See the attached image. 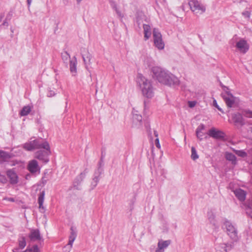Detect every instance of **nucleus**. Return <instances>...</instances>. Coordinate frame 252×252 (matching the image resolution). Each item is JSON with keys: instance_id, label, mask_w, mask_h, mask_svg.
<instances>
[{"instance_id": "f257e3e1", "label": "nucleus", "mask_w": 252, "mask_h": 252, "mask_svg": "<svg viewBox=\"0 0 252 252\" xmlns=\"http://www.w3.org/2000/svg\"><path fill=\"white\" fill-rule=\"evenodd\" d=\"M154 77L163 84L176 87L179 85L180 81L177 77L168 71L159 66H154L152 68Z\"/></svg>"}, {"instance_id": "f03ea898", "label": "nucleus", "mask_w": 252, "mask_h": 252, "mask_svg": "<svg viewBox=\"0 0 252 252\" xmlns=\"http://www.w3.org/2000/svg\"><path fill=\"white\" fill-rule=\"evenodd\" d=\"M137 82L142 91L143 96L147 98H152L154 94L153 87L150 81L147 79L142 74H139Z\"/></svg>"}, {"instance_id": "7ed1b4c3", "label": "nucleus", "mask_w": 252, "mask_h": 252, "mask_svg": "<svg viewBox=\"0 0 252 252\" xmlns=\"http://www.w3.org/2000/svg\"><path fill=\"white\" fill-rule=\"evenodd\" d=\"M23 148L27 151H32L34 149H40L49 150L50 146L47 141L39 138L25 143Z\"/></svg>"}, {"instance_id": "20e7f679", "label": "nucleus", "mask_w": 252, "mask_h": 252, "mask_svg": "<svg viewBox=\"0 0 252 252\" xmlns=\"http://www.w3.org/2000/svg\"><path fill=\"white\" fill-rule=\"evenodd\" d=\"M189 4L191 11L195 14H201L205 11V7L197 0H190Z\"/></svg>"}, {"instance_id": "39448f33", "label": "nucleus", "mask_w": 252, "mask_h": 252, "mask_svg": "<svg viewBox=\"0 0 252 252\" xmlns=\"http://www.w3.org/2000/svg\"><path fill=\"white\" fill-rule=\"evenodd\" d=\"M154 44L158 49H163L164 47V43L162 39V35L159 30L154 28L153 31Z\"/></svg>"}, {"instance_id": "423d86ee", "label": "nucleus", "mask_w": 252, "mask_h": 252, "mask_svg": "<svg viewBox=\"0 0 252 252\" xmlns=\"http://www.w3.org/2000/svg\"><path fill=\"white\" fill-rule=\"evenodd\" d=\"M50 154V148L49 150H40L35 153L34 158L44 163H47L49 161L48 156Z\"/></svg>"}, {"instance_id": "0eeeda50", "label": "nucleus", "mask_w": 252, "mask_h": 252, "mask_svg": "<svg viewBox=\"0 0 252 252\" xmlns=\"http://www.w3.org/2000/svg\"><path fill=\"white\" fill-rule=\"evenodd\" d=\"M223 227L226 228L228 235L232 239L234 240L237 239V230L229 221L225 220L223 223Z\"/></svg>"}, {"instance_id": "6e6552de", "label": "nucleus", "mask_w": 252, "mask_h": 252, "mask_svg": "<svg viewBox=\"0 0 252 252\" xmlns=\"http://www.w3.org/2000/svg\"><path fill=\"white\" fill-rule=\"evenodd\" d=\"M87 173V169H85L83 172H81L77 177H76L73 183V188L77 190L81 189L80 185L84 179Z\"/></svg>"}, {"instance_id": "1a4fd4ad", "label": "nucleus", "mask_w": 252, "mask_h": 252, "mask_svg": "<svg viewBox=\"0 0 252 252\" xmlns=\"http://www.w3.org/2000/svg\"><path fill=\"white\" fill-rule=\"evenodd\" d=\"M236 47L243 54H245L249 49V45L244 39H241L236 43Z\"/></svg>"}, {"instance_id": "9d476101", "label": "nucleus", "mask_w": 252, "mask_h": 252, "mask_svg": "<svg viewBox=\"0 0 252 252\" xmlns=\"http://www.w3.org/2000/svg\"><path fill=\"white\" fill-rule=\"evenodd\" d=\"M221 96L223 98L228 108H231L233 107V104L235 103V97L232 94H228V95H226V94L221 93Z\"/></svg>"}, {"instance_id": "9b49d317", "label": "nucleus", "mask_w": 252, "mask_h": 252, "mask_svg": "<svg viewBox=\"0 0 252 252\" xmlns=\"http://www.w3.org/2000/svg\"><path fill=\"white\" fill-rule=\"evenodd\" d=\"M208 135L215 139H223L225 136V133L223 131L217 130L214 128H212L209 130Z\"/></svg>"}, {"instance_id": "f8f14e48", "label": "nucleus", "mask_w": 252, "mask_h": 252, "mask_svg": "<svg viewBox=\"0 0 252 252\" xmlns=\"http://www.w3.org/2000/svg\"><path fill=\"white\" fill-rule=\"evenodd\" d=\"M28 169L32 174L35 173L40 171V168L38 166L37 161L33 159L29 162L28 165Z\"/></svg>"}, {"instance_id": "ddd939ff", "label": "nucleus", "mask_w": 252, "mask_h": 252, "mask_svg": "<svg viewBox=\"0 0 252 252\" xmlns=\"http://www.w3.org/2000/svg\"><path fill=\"white\" fill-rule=\"evenodd\" d=\"M231 248V245L229 243H220L216 245V252H227Z\"/></svg>"}, {"instance_id": "4468645a", "label": "nucleus", "mask_w": 252, "mask_h": 252, "mask_svg": "<svg viewBox=\"0 0 252 252\" xmlns=\"http://www.w3.org/2000/svg\"><path fill=\"white\" fill-rule=\"evenodd\" d=\"M103 169L102 168L98 167L97 169L94 172V177L93 179V182L92 183V186H93L94 188L96 186L99 181V176L103 173Z\"/></svg>"}, {"instance_id": "2eb2a0df", "label": "nucleus", "mask_w": 252, "mask_h": 252, "mask_svg": "<svg viewBox=\"0 0 252 252\" xmlns=\"http://www.w3.org/2000/svg\"><path fill=\"white\" fill-rule=\"evenodd\" d=\"M77 234L75 229L73 226L70 228V234L69 237V241L67 245L69 246V250L67 252H69L72 248L73 242L76 239Z\"/></svg>"}, {"instance_id": "dca6fc26", "label": "nucleus", "mask_w": 252, "mask_h": 252, "mask_svg": "<svg viewBox=\"0 0 252 252\" xmlns=\"http://www.w3.org/2000/svg\"><path fill=\"white\" fill-rule=\"evenodd\" d=\"M6 175L9 178L11 184L14 185L18 183V176L13 169L7 170Z\"/></svg>"}, {"instance_id": "f3484780", "label": "nucleus", "mask_w": 252, "mask_h": 252, "mask_svg": "<svg viewBox=\"0 0 252 252\" xmlns=\"http://www.w3.org/2000/svg\"><path fill=\"white\" fill-rule=\"evenodd\" d=\"M29 237L32 241H38L41 239V236L38 229H32L29 235Z\"/></svg>"}, {"instance_id": "a211bd4d", "label": "nucleus", "mask_w": 252, "mask_h": 252, "mask_svg": "<svg viewBox=\"0 0 252 252\" xmlns=\"http://www.w3.org/2000/svg\"><path fill=\"white\" fill-rule=\"evenodd\" d=\"M45 196V191L43 190L41 191L39 194V196L38 198V203L39 204V208L40 209V211L43 213L45 211V209L43 206L44 199Z\"/></svg>"}, {"instance_id": "6ab92c4d", "label": "nucleus", "mask_w": 252, "mask_h": 252, "mask_svg": "<svg viewBox=\"0 0 252 252\" xmlns=\"http://www.w3.org/2000/svg\"><path fill=\"white\" fill-rule=\"evenodd\" d=\"M171 241L168 240L166 241H159L158 243V248L156 250V252H160V251L164 249H166L171 244Z\"/></svg>"}, {"instance_id": "aec40b11", "label": "nucleus", "mask_w": 252, "mask_h": 252, "mask_svg": "<svg viewBox=\"0 0 252 252\" xmlns=\"http://www.w3.org/2000/svg\"><path fill=\"white\" fill-rule=\"evenodd\" d=\"M234 192L235 196L240 201H244L246 199V193L244 190L238 189H236Z\"/></svg>"}, {"instance_id": "412c9836", "label": "nucleus", "mask_w": 252, "mask_h": 252, "mask_svg": "<svg viewBox=\"0 0 252 252\" xmlns=\"http://www.w3.org/2000/svg\"><path fill=\"white\" fill-rule=\"evenodd\" d=\"M145 40H148L151 36L152 32L151 27L146 24H143Z\"/></svg>"}, {"instance_id": "4be33fe9", "label": "nucleus", "mask_w": 252, "mask_h": 252, "mask_svg": "<svg viewBox=\"0 0 252 252\" xmlns=\"http://www.w3.org/2000/svg\"><path fill=\"white\" fill-rule=\"evenodd\" d=\"M69 69L71 73L75 74L77 72V59L75 57H74L72 60L69 61Z\"/></svg>"}, {"instance_id": "5701e85b", "label": "nucleus", "mask_w": 252, "mask_h": 252, "mask_svg": "<svg viewBox=\"0 0 252 252\" xmlns=\"http://www.w3.org/2000/svg\"><path fill=\"white\" fill-rule=\"evenodd\" d=\"M132 113L133 122H138L140 124L142 121V116L139 113L138 111L135 109H133Z\"/></svg>"}, {"instance_id": "b1692460", "label": "nucleus", "mask_w": 252, "mask_h": 252, "mask_svg": "<svg viewBox=\"0 0 252 252\" xmlns=\"http://www.w3.org/2000/svg\"><path fill=\"white\" fill-rule=\"evenodd\" d=\"M225 158L226 160L231 161L232 164L236 165L237 164L236 157L233 154L229 152H225Z\"/></svg>"}, {"instance_id": "393cba45", "label": "nucleus", "mask_w": 252, "mask_h": 252, "mask_svg": "<svg viewBox=\"0 0 252 252\" xmlns=\"http://www.w3.org/2000/svg\"><path fill=\"white\" fill-rule=\"evenodd\" d=\"M10 158L11 156L8 153L0 151V164L6 161Z\"/></svg>"}, {"instance_id": "a878e982", "label": "nucleus", "mask_w": 252, "mask_h": 252, "mask_svg": "<svg viewBox=\"0 0 252 252\" xmlns=\"http://www.w3.org/2000/svg\"><path fill=\"white\" fill-rule=\"evenodd\" d=\"M205 126L203 124L200 125L196 130V135L197 137L200 140H201L203 139V134H200L201 131H203L205 129Z\"/></svg>"}, {"instance_id": "bb28decb", "label": "nucleus", "mask_w": 252, "mask_h": 252, "mask_svg": "<svg viewBox=\"0 0 252 252\" xmlns=\"http://www.w3.org/2000/svg\"><path fill=\"white\" fill-rule=\"evenodd\" d=\"M233 119L235 123L239 124L241 125H244L243 119L242 115L240 113H237L234 115Z\"/></svg>"}, {"instance_id": "cd10ccee", "label": "nucleus", "mask_w": 252, "mask_h": 252, "mask_svg": "<svg viewBox=\"0 0 252 252\" xmlns=\"http://www.w3.org/2000/svg\"><path fill=\"white\" fill-rule=\"evenodd\" d=\"M31 111V107L30 106H25L21 110L20 114L22 116H27L30 113Z\"/></svg>"}, {"instance_id": "c85d7f7f", "label": "nucleus", "mask_w": 252, "mask_h": 252, "mask_svg": "<svg viewBox=\"0 0 252 252\" xmlns=\"http://www.w3.org/2000/svg\"><path fill=\"white\" fill-rule=\"evenodd\" d=\"M61 56L63 63L67 65L68 60L70 58L69 54L67 51H64L62 53Z\"/></svg>"}, {"instance_id": "c756f323", "label": "nucleus", "mask_w": 252, "mask_h": 252, "mask_svg": "<svg viewBox=\"0 0 252 252\" xmlns=\"http://www.w3.org/2000/svg\"><path fill=\"white\" fill-rule=\"evenodd\" d=\"M82 56L85 64L90 63L92 56L88 52H87L86 54H82Z\"/></svg>"}, {"instance_id": "7c9ffc66", "label": "nucleus", "mask_w": 252, "mask_h": 252, "mask_svg": "<svg viewBox=\"0 0 252 252\" xmlns=\"http://www.w3.org/2000/svg\"><path fill=\"white\" fill-rule=\"evenodd\" d=\"M18 244L20 249H23L26 246V238L24 237H21L18 239Z\"/></svg>"}, {"instance_id": "2f4dec72", "label": "nucleus", "mask_w": 252, "mask_h": 252, "mask_svg": "<svg viewBox=\"0 0 252 252\" xmlns=\"http://www.w3.org/2000/svg\"><path fill=\"white\" fill-rule=\"evenodd\" d=\"M233 151L238 156L245 158L247 156V154L244 150H237L233 149Z\"/></svg>"}, {"instance_id": "473e14b6", "label": "nucleus", "mask_w": 252, "mask_h": 252, "mask_svg": "<svg viewBox=\"0 0 252 252\" xmlns=\"http://www.w3.org/2000/svg\"><path fill=\"white\" fill-rule=\"evenodd\" d=\"M207 216L208 220L211 223L215 224V216L212 212H208Z\"/></svg>"}, {"instance_id": "72a5a7b5", "label": "nucleus", "mask_w": 252, "mask_h": 252, "mask_svg": "<svg viewBox=\"0 0 252 252\" xmlns=\"http://www.w3.org/2000/svg\"><path fill=\"white\" fill-rule=\"evenodd\" d=\"M191 158L192 160H195L196 159L198 158V155H197L196 150L194 147H191Z\"/></svg>"}, {"instance_id": "f704fd0d", "label": "nucleus", "mask_w": 252, "mask_h": 252, "mask_svg": "<svg viewBox=\"0 0 252 252\" xmlns=\"http://www.w3.org/2000/svg\"><path fill=\"white\" fill-rule=\"evenodd\" d=\"M243 115L248 118H252V111L245 110L244 111Z\"/></svg>"}, {"instance_id": "c9c22d12", "label": "nucleus", "mask_w": 252, "mask_h": 252, "mask_svg": "<svg viewBox=\"0 0 252 252\" xmlns=\"http://www.w3.org/2000/svg\"><path fill=\"white\" fill-rule=\"evenodd\" d=\"M213 104L214 106L216 107L222 113H224V112L223 111L222 109L217 104V101L216 99H214L213 101Z\"/></svg>"}, {"instance_id": "e433bc0d", "label": "nucleus", "mask_w": 252, "mask_h": 252, "mask_svg": "<svg viewBox=\"0 0 252 252\" xmlns=\"http://www.w3.org/2000/svg\"><path fill=\"white\" fill-rule=\"evenodd\" d=\"M222 88L223 91L224 92V93H222L223 94H226V95H228V94H231L229 91V89L228 87H227L225 86H222Z\"/></svg>"}, {"instance_id": "4c0bfd02", "label": "nucleus", "mask_w": 252, "mask_h": 252, "mask_svg": "<svg viewBox=\"0 0 252 252\" xmlns=\"http://www.w3.org/2000/svg\"><path fill=\"white\" fill-rule=\"evenodd\" d=\"M242 14L244 17L247 18H250L251 16V12L248 11H243Z\"/></svg>"}, {"instance_id": "58836bf2", "label": "nucleus", "mask_w": 252, "mask_h": 252, "mask_svg": "<svg viewBox=\"0 0 252 252\" xmlns=\"http://www.w3.org/2000/svg\"><path fill=\"white\" fill-rule=\"evenodd\" d=\"M55 93L54 91L53 90H49L48 92V94H47V96L48 97H52V96H53L55 95Z\"/></svg>"}, {"instance_id": "ea45409f", "label": "nucleus", "mask_w": 252, "mask_h": 252, "mask_svg": "<svg viewBox=\"0 0 252 252\" xmlns=\"http://www.w3.org/2000/svg\"><path fill=\"white\" fill-rule=\"evenodd\" d=\"M110 5L111 6V7L114 9H116V8H117V4L116 3H115V1H114L113 0H110Z\"/></svg>"}, {"instance_id": "a19ab883", "label": "nucleus", "mask_w": 252, "mask_h": 252, "mask_svg": "<svg viewBox=\"0 0 252 252\" xmlns=\"http://www.w3.org/2000/svg\"><path fill=\"white\" fill-rule=\"evenodd\" d=\"M155 144H156V147L157 148H158V149H159L160 148L159 139L158 138H157L155 140Z\"/></svg>"}, {"instance_id": "79ce46f5", "label": "nucleus", "mask_w": 252, "mask_h": 252, "mask_svg": "<svg viewBox=\"0 0 252 252\" xmlns=\"http://www.w3.org/2000/svg\"><path fill=\"white\" fill-rule=\"evenodd\" d=\"M102 158H103V152H102V155H101V159H100V161L98 163V167H100L101 168H102V166H103V160H102Z\"/></svg>"}, {"instance_id": "37998d69", "label": "nucleus", "mask_w": 252, "mask_h": 252, "mask_svg": "<svg viewBox=\"0 0 252 252\" xmlns=\"http://www.w3.org/2000/svg\"><path fill=\"white\" fill-rule=\"evenodd\" d=\"M115 10L116 11V12L117 13L119 17L122 18L123 17V15H122L120 11L118 10V8H116V9H115Z\"/></svg>"}, {"instance_id": "c03bdc74", "label": "nucleus", "mask_w": 252, "mask_h": 252, "mask_svg": "<svg viewBox=\"0 0 252 252\" xmlns=\"http://www.w3.org/2000/svg\"><path fill=\"white\" fill-rule=\"evenodd\" d=\"M195 105V102L194 101H189V105L190 108L194 107Z\"/></svg>"}, {"instance_id": "a18cd8bd", "label": "nucleus", "mask_w": 252, "mask_h": 252, "mask_svg": "<svg viewBox=\"0 0 252 252\" xmlns=\"http://www.w3.org/2000/svg\"><path fill=\"white\" fill-rule=\"evenodd\" d=\"M7 17L6 18L5 20L3 21V23L2 24V26L8 27V23L7 21Z\"/></svg>"}, {"instance_id": "49530a36", "label": "nucleus", "mask_w": 252, "mask_h": 252, "mask_svg": "<svg viewBox=\"0 0 252 252\" xmlns=\"http://www.w3.org/2000/svg\"><path fill=\"white\" fill-rule=\"evenodd\" d=\"M69 250V246L67 245L63 247V252H67Z\"/></svg>"}, {"instance_id": "de8ad7c7", "label": "nucleus", "mask_w": 252, "mask_h": 252, "mask_svg": "<svg viewBox=\"0 0 252 252\" xmlns=\"http://www.w3.org/2000/svg\"><path fill=\"white\" fill-rule=\"evenodd\" d=\"M47 179H46L45 177H43L42 178V182L43 184H46L47 182Z\"/></svg>"}, {"instance_id": "09e8293b", "label": "nucleus", "mask_w": 252, "mask_h": 252, "mask_svg": "<svg viewBox=\"0 0 252 252\" xmlns=\"http://www.w3.org/2000/svg\"><path fill=\"white\" fill-rule=\"evenodd\" d=\"M4 13L0 14V22L1 21L2 19L4 17Z\"/></svg>"}, {"instance_id": "8fccbe9b", "label": "nucleus", "mask_w": 252, "mask_h": 252, "mask_svg": "<svg viewBox=\"0 0 252 252\" xmlns=\"http://www.w3.org/2000/svg\"><path fill=\"white\" fill-rule=\"evenodd\" d=\"M137 24H138V26H140V25L141 24L140 20L139 18L137 19Z\"/></svg>"}, {"instance_id": "3c124183", "label": "nucleus", "mask_w": 252, "mask_h": 252, "mask_svg": "<svg viewBox=\"0 0 252 252\" xmlns=\"http://www.w3.org/2000/svg\"><path fill=\"white\" fill-rule=\"evenodd\" d=\"M32 1V0H27V4L29 6H30V5L31 4Z\"/></svg>"}, {"instance_id": "603ef678", "label": "nucleus", "mask_w": 252, "mask_h": 252, "mask_svg": "<svg viewBox=\"0 0 252 252\" xmlns=\"http://www.w3.org/2000/svg\"><path fill=\"white\" fill-rule=\"evenodd\" d=\"M154 135L155 136V137H156L157 138H158V132L156 131V130H154Z\"/></svg>"}, {"instance_id": "864d4df0", "label": "nucleus", "mask_w": 252, "mask_h": 252, "mask_svg": "<svg viewBox=\"0 0 252 252\" xmlns=\"http://www.w3.org/2000/svg\"><path fill=\"white\" fill-rule=\"evenodd\" d=\"M242 0H233L234 2L240 3Z\"/></svg>"}, {"instance_id": "5fc2aeb1", "label": "nucleus", "mask_w": 252, "mask_h": 252, "mask_svg": "<svg viewBox=\"0 0 252 252\" xmlns=\"http://www.w3.org/2000/svg\"><path fill=\"white\" fill-rule=\"evenodd\" d=\"M146 103H147V101L145 100L144 101V108H145V109L146 108Z\"/></svg>"}, {"instance_id": "6e6d98bb", "label": "nucleus", "mask_w": 252, "mask_h": 252, "mask_svg": "<svg viewBox=\"0 0 252 252\" xmlns=\"http://www.w3.org/2000/svg\"><path fill=\"white\" fill-rule=\"evenodd\" d=\"M8 200H9V201H12V202H13V201H14V198H9L8 199Z\"/></svg>"}, {"instance_id": "4d7b16f0", "label": "nucleus", "mask_w": 252, "mask_h": 252, "mask_svg": "<svg viewBox=\"0 0 252 252\" xmlns=\"http://www.w3.org/2000/svg\"><path fill=\"white\" fill-rule=\"evenodd\" d=\"M82 0H76L77 2L78 3H80Z\"/></svg>"}, {"instance_id": "13d9d810", "label": "nucleus", "mask_w": 252, "mask_h": 252, "mask_svg": "<svg viewBox=\"0 0 252 252\" xmlns=\"http://www.w3.org/2000/svg\"><path fill=\"white\" fill-rule=\"evenodd\" d=\"M220 85L221 86V87H222V86H224L221 83H220Z\"/></svg>"}, {"instance_id": "bf43d9fd", "label": "nucleus", "mask_w": 252, "mask_h": 252, "mask_svg": "<svg viewBox=\"0 0 252 252\" xmlns=\"http://www.w3.org/2000/svg\"><path fill=\"white\" fill-rule=\"evenodd\" d=\"M200 134H203L204 135V133L202 132V131H201V132H200Z\"/></svg>"}, {"instance_id": "052dcab7", "label": "nucleus", "mask_w": 252, "mask_h": 252, "mask_svg": "<svg viewBox=\"0 0 252 252\" xmlns=\"http://www.w3.org/2000/svg\"><path fill=\"white\" fill-rule=\"evenodd\" d=\"M251 164L252 165V162H251Z\"/></svg>"}]
</instances>
